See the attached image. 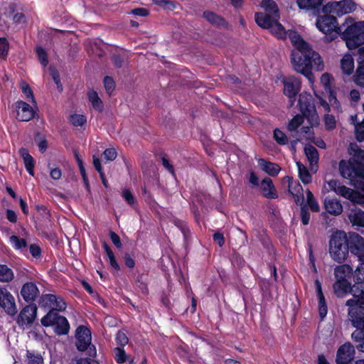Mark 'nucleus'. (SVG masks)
Segmentation results:
<instances>
[{"label":"nucleus","instance_id":"obj_33","mask_svg":"<svg viewBox=\"0 0 364 364\" xmlns=\"http://www.w3.org/2000/svg\"><path fill=\"white\" fill-rule=\"evenodd\" d=\"M261 6L268 12L269 15L279 18V10L277 5L273 0H262L261 2Z\"/></svg>","mask_w":364,"mask_h":364},{"label":"nucleus","instance_id":"obj_32","mask_svg":"<svg viewBox=\"0 0 364 364\" xmlns=\"http://www.w3.org/2000/svg\"><path fill=\"white\" fill-rule=\"evenodd\" d=\"M14 278L13 270L6 264H0V282L8 283Z\"/></svg>","mask_w":364,"mask_h":364},{"label":"nucleus","instance_id":"obj_30","mask_svg":"<svg viewBox=\"0 0 364 364\" xmlns=\"http://www.w3.org/2000/svg\"><path fill=\"white\" fill-rule=\"evenodd\" d=\"M203 16L213 26H224L225 25V19L220 16H218L212 11H204Z\"/></svg>","mask_w":364,"mask_h":364},{"label":"nucleus","instance_id":"obj_15","mask_svg":"<svg viewBox=\"0 0 364 364\" xmlns=\"http://www.w3.org/2000/svg\"><path fill=\"white\" fill-rule=\"evenodd\" d=\"M349 251L364 262V238L358 233H353L349 237Z\"/></svg>","mask_w":364,"mask_h":364},{"label":"nucleus","instance_id":"obj_43","mask_svg":"<svg viewBox=\"0 0 364 364\" xmlns=\"http://www.w3.org/2000/svg\"><path fill=\"white\" fill-rule=\"evenodd\" d=\"M10 242L13 247L16 250L25 248L27 246V242L25 239L20 238L18 236L12 235L10 237Z\"/></svg>","mask_w":364,"mask_h":364},{"label":"nucleus","instance_id":"obj_2","mask_svg":"<svg viewBox=\"0 0 364 364\" xmlns=\"http://www.w3.org/2000/svg\"><path fill=\"white\" fill-rule=\"evenodd\" d=\"M351 294L353 299L346 302L348 307V319L356 328L351 333V338L360 340L364 336V284H354L351 288Z\"/></svg>","mask_w":364,"mask_h":364},{"label":"nucleus","instance_id":"obj_59","mask_svg":"<svg viewBox=\"0 0 364 364\" xmlns=\"http://www.w3.org/2000/svg\"><path fill=\"white\" fill-rule=\"evenodd\" d=\"M109 237H110V239H111L112 243L116 246V247H117V248L122 247V242H121L120 237H119V235L117 233H115L113 231H110Z\"/></svg>","mask_w":364,"mask_h":364},{"label":"nucleus","instance_id":"obj_19","mask_svg":"<svg viewBox=\"0 0 364 364\" xmlns=\"http://www.w3.org/2000/svg\"><path fill=\"white\" fill-rule=\"evenodd\" d=\"M360 54L358 60V67L354 75V82L359 86L364 87V46L358 49Z\"/></svg>","mask_w":364,"mask_h":364},{"label":"nucleus","instance_id":"obj_34","mask_svg":"<svg viewBox=\"0 0 364 364\" xmlns=\"http://www.w3.org/2000/svg\"><path fill=\"white\" fill-rule=\"evenodd\" d=\"M341 66L344 74L350 75L354 69L353 58L349 55H345L341 61Z\"/></svg>","mask_w":364,"mask_h":364},{"label":"nucleus","instance_id":"obj_16","mask_svg":"<svg viewBox=\"0 0 364 364\" xmlns=\"http://www.w3.org/2000/svg\"><path fill=\"white\" fill-rule=\"evenodd\" d=\"M37 306L35 304L26 306L20 312L17 318V323L20 326L32 324L36 319Z\"/></svg>","mask_w":364,"mask_h":364},{"label":"nucleus","instance_id":"obj_63","mask_svg":"<svg viewBox=\"0 0 364 364\" xmlns=\"http://www.w3.org/2000/svg\"><path fill=\"white\" fill-rule=\"evenodd\" d=\"M51 75H52L53 81L55 82V83L57 85V88L58 89V90L60 92H61L63 90V86L60 83V76H59L58 71L53 70L51 72Z\"/></svg>","mask_w":364,"mask_h":364},{"label":"nucleus","instance_id":"obj_23","mask_svg":"<svg viewBox=\"0 0 364 364\" xmlns=\"http://www.w3.org/2000/svg\"><path fill=\"white\" fill-rule=\"evenodd\" d=\"M255 21L257 25L262 28L269 29L271 26H272V23L275 20H278L279 17H275L274 16L262 14V13H257L255 14Z\"/></svg>","mask_w":364,"mask_h":364},{"label":"nucleus","instance_id":"obj_37","mask_svg":"<svg viewBox=\"0 0 364 364\" xmlns=\"http://www.w3.org/2000/svg\"><path fill=\"white\" fill-rule=\"evenodd\" d=\"M60 316L57 311L50 310L41 318V323L44 326H55Z\"/></svg>","mask_w":364,"mask_h":364},{"label":"nucleus","instance_id":"obj_11","mask_svg":"<svg viewBox=\"0 0 364 364\" xmlns=\"http://www.w3.org/2000/svg\"><path fill=\"white\" fill-rule=\"evenodd\" d=\"M39 305L57 311H63L66 309V304L61 297L50 294H43L40 297Z\"/></svg>","mask_w":364,"mask_h":364},{"label":"nucleus","instance_id":"obj_22","mask_svg":"<svg viewBox=\"0 0 364 364\" xmlns=\"http://www.w3.org/2000/svg\"><path fill=\"white\" fill-rule=\"evenodd\" d=\"M260 188L265 198H277L278 197L272 180L269 178H265L262 181Z\"/></svg>","mask_w":364,"mask_h":364},{"label":"nucleus","instance_id":"obj_36","mask_svg":"<svg viewBox=\"0 0 364 364\" xmlns=\"http://www.w3.org/2000/svg\"><path fill=\"white\" fill-rule=\"evenodd\" d=\"M305 154L311 164H316L318 161V152L317 149L312 145H307L304 148Z\"/></svg>","mask_w":364,"mask_h":364},{"label":"nucleus","instance_id":"obj_8","mask_svg":"<svg viewBox=\"0 0 364 364\" xmlns=\"http://www.w3.org/2000/svg\"><path fill=\"white\" fill-rule=\"evenodd\" d=\"M328 185L331 191H334L337 195L350 200L353 203H364L363 196L358 191L342 185L338 181L330 180L328 181Z\"/></svg>","mask_w":364,"mask_h":364},{"label":"nucleus","instance_id":"obj_60","mask_svg":"<svg viewBox=\"0 0 364 364\" xmlns=\"http://www.w3.org/2000/svg\"><path fill=\"white\" fill-rule=\"evenodd\" d=\"M22 92L27 99H31L33 102H35L33 91L29 85H25L22 87Z\"/></svg>","mask_w":364,"mask_h":364},{"label":"nucleus","instance_id":"obj_18","mask_svg":"<svg viewBox=\"0 0 364 364\" xmlns=\"http://www.w3.org/2000/svg\"><path fill=\"white\" fill-rule=\"evenodd\" d=\"M34 111L28 103L19 101L17 102V119L21 122H28L34 117Z\"/></svg>","mask_w":364,"mask_h":364},{"label":"nucleus","instance_id":"obj_61","mask_svg":"<svg viewBox=\"0 0 364 364\" xmlns=\"http://www.w3.org/2000/svg\"><path fill=\"white\" fill-rule=\"evenodd\" d=\"M161 162L164 167L168 170L172 175H174V168L169 160L166 156H162Z\"/></svg>","mask_w":364,"mask_h":364},{"label":"nucleus","instance_id":"obj_1","mask_svg":"<svg viewBox=\"0 0 364 364\" xmlns=\"http://www.w3.org/2000/svg\"><path fill=\"white\" fill-rule=\"evenodd\" d=\"M272 26L269 28L272 33L279 38H288L290 40L294 47L291 55V62L294 69L313 83L315 77L311 72L312 69L316 71H322L324 69L321 55L312 49L300 34L295 31H286L278 20H275Z\"/></svg>","mask_w":364,"mask_h":364},{"label":"nucleus","instance_id":"obj_9","mask_svg":"<svg viewBox=\"0 0 364 364\" xmlns=\"http://www.w3.org/2000/svg\"><path fill=\"white\" fill-rule=\"evenodd\" d=\"M357 4L353 0H342L340 1H331L323 6V11L331 13L342 16L356 10Z\"/></svg>","mask_w":364,"mask_h":364},{"label":"nucleus","instance_id":"obj_4","mask_svg":"<svg viewBox=\"0 0 364 364\" xmlns=\"http://www.w3.org/2000/svg\"><path fill=\"white\" fill-rule=\"evenodd\" d=\"M349 252V238L344 231L338 230L332 234L329 240V255L338 263L345 261Z\"/></svg>","mask_w":364,"mask_h":364},{"label":"nucleus","instance_id":"obj_46","mask_svg":"<svg viewBox=\"0 0 364 364\" xmlns=\"http://www.w3.org/2000/svg\"><path fill=\"white\" fill-rule=\"evenodd\" d=\"M9 44L5 38H0V58L6 59L8 55Z\"/></svg>","mask_w":364,"mask_h":364},{"label":"nucleus","instance_id":"obj_62","mask_svg":"<svg viewBox=\"0 0 364 364\" xmlns=\"http://www.w3.org/2000/svg\"><path fill=\"white\" fill-rule=\"evenodd\" d=\"M125 265L129 268L133 269L135 266V261L134 258L128 253H126L124 256Z\"/></svg>","mask_w":364,"mask_h":364},{"label":"nucleus","instance_id":"obj_12","mask_svg":"<svg viewBox=\"0 0 364 364\" xmlns=\"http://www.w3.org/2000/svg\"><path fill=\"white\" fill-rule=\"evenodd\" d=\"M0 306L7 314L14 316L17 313L15 299L6 288L0 287Z\"/></svg>","mask_w":364,"mask_h":364},{"label":"nucleus","instance_id":"obj_44","mask_svg":"<svg viewBox=\"0 0 364 364\" xmlns=\"http://www.w3.org/2000/svg\"><path fill=\"white\" fill-rule=\"evenodd\" d=\"M70 122L75 127H79V126L81 127L86 123L87 119H86L85 116H84L82 114H75L70 115Z\"/></svg>","mask_w":364,"mask_h":364},{"label":"nucleus","instance_id":"obj_52","mask_svg":"<svg viewBox=\"0 0 364 364\" xmlns=\"http://www.w3.org/2000/svg\"><path fill=\"white\" fill-rule=\"evenodd\" d=\"M104 85L106 91L111 94L115 89V82L112 77L106 76L104 79Z\"/></svg>","mask_w":364,"mask_h":364},{"label":"nucleus","instance_id":"obj_5","mask_svg":"<svg viewBox=\"0 0 364 364\" xmlns=\"http://www.w3.org/2000/svg\"><path fill=\"white\" fill-rule=\"evenodd\" d=\"M339 171L343 178L349 179L352 185L364 194V168L350 160H341Z\"/></svg>","mask_w":364,"mask_h":364},{"label":"nucleus","instance_id":"obj_31","mask_svg":"<svg viewBox=\"0 0 364 364\" xmlns=\"http://www.w3.org/2000/svg\"><path fill=\"white\" fill-rule=\"evenodd\" d=\"M69 329L70 325L67 318L60 316L55 324V332L58 335H66L69 332Z\"/></svg>","mask_w":364,"mask_h":364},{"label":"nucleus","instance_id":"obj_45","mask_svg":"<svg viewBox=\"0 0 364 364\" xmlns=\"http://www.w3.org/2000/svg\"><path fill=\"white\" fill-rule=\"evenodd\" d=\"M274 139L278 144L281 145H284L288 142V139L286 134L279 129H274Z\"/></svg>","mask_w":364,"mask_h":364},{"label":"nucleus","instance_id":"obj_3","mask_svg":"<svg viewBox=\"0 0 364 364\" xmlns=\"http://www.w3.org/2000/svg\"><path fill=\"white\" fill-rule=\"evenodd\" d=\"M299 106L302 115H296L289 123L288 129L295 131L303 123L305 117L311 126L318 124V115L311 95L301 93L299 97Z\"/></svg>","mask_w":364,"mask_h":364},{"label":"nucleus","instance_id":"obj_55","mask_svg":"<svg viewBox=\"0 0 364 364\" xmlns=\"http://www.w3.org/2000/svg\"><path fill=\"white\" fill-rule=\"evenodd\" d=\"M333 77L327 73H323L321 77V83L324 86L326 90H330L331 82Z\"/></svg>","mask_w":364,"mask_h":364},{"label":"nucleus","instance_id":"obj_47","mask_svg":"<svg viewBox=\"0 0 364 364\" xmlns=\"http://www.w3.org/2000/svg\"><path fill=\"white\" fill-rule=\"evenodd\" d=\"M355 134L358 141H364V119L355 125Z\"/></svg>","mask_w":364,"mask_h":364},{"label":"nucleus","instance_id":"obj_38","mask_svg":"<svg viewBox=\"0 0 364 364\" xmlns=\"http://www.w3.org/2000/svg\"><path fill=\"white\" fill-rule=\"evenodd\" d=\"M88 98L94 109L99 112H102L103 110L104 106L102 101L100 100L97 93L95 91H89Z\"/></svg>","mask_w":364,"mask_h":364},{"label":"nucleus","instance_id":"obj_29","mask_svg":"<svg viewBox=\"0 0 364 364\" xmlns=\"http://www.w3.org/2000/svg\"><path fill=\"white\" fill-rule=\"evenodd\" d=\"M351 288L348 280H336L333 284L334 292L339 297L344 296L348 291L351 292Z\"/></svg>","mask_w":364,"mask_h":364},{"label":"nucleus","instance_id":"obj_51","mask_svg":"<svg viewBox=\"0 0 364 364\" xmlns=\"http://www.w3.org/2000/svg\"><path fill=\"white\" fill-rule=\"evenodd\" d=\"M115 360L118 363H124L127 360V355L125 351L121 348H115Z\"/></svg>","mask_w":364,"mask_h":364},{"label":"nucleus","instance_id":"obj_41","mask_svg":"<svg viewBox=\"0 0 364 364\" xmlns=\"http://www.w3.org/2000/svg\"><path fill=\"white\" fill-rule=\"evenodd\" d=\"M307 204L314 212H318L320 210L319 205L314 198L313 193L309 191H306Z\"/></svg>","mask_w":364,"mask_h":364},{"label":"nucleus","instance_id":"obj_20","mask_svg":"<svg viewBox=\"0 0 364 364\" xmlns=\"http://www.w3.org/2000/svg\"><path fill=\"white\" fill-rule=\"evenodd\" d=\"M349 153L352 156L349 160L364 168V150L360 149L356 144L352 143L350 145Z\"/></svg>","mask_w":364,"mask_h":364},{"label":"nucleus","instance_id":"obj_7","mask_svg":"<svg viewBox=\"0 0 364 364\" xmlns=\"http://www.w3.org/2000/svg\"><path fill=\"white\" fill-rule=\"evenodd\" d=\"M76 347L80 351L87 350L90 357H95L97 354L95 346L91 345V331L85 326H80L76 330Z\"/></svg>","mask_w":364,"mask_h":364},{"label":"nucleus","instance_id":"obj_28","mask_svg":"<svg viewBox=\"0 0 364 364\" xmlns=\"http://www.w3.org/2000/svg\"><path fill=\"white\" fill-rule=\"evenodd\" d=\"M348 218L353 225L364 227V211L360 208H352Z\"/></svg>","mask_w":364,"mask_h":364},{"label":"nucleus","instance_id":"obj_13","mask_svg":"<svg viewBox=\"0 0 364 364\" xmlns=\"http://www.w3.org/2000/svg\"><path fill=\"white\" fill-rule=\"evenodd\" d=\"M284 85V93L290 99V106L294 102V98L301 89L300 79L294 76L289 77L282 80Z\"/></svg>","mask_w":364,"mask_h":364},{"label":"nucleus","instance_id":"obj_64","mask_svg":"<svg viewBox=\"0 0 364 364\" xmlns=\"http://www.w3.org/2000/svg\"><path fill=\"white\" fill-rule=\"evenodd\" d=\"M29 251L31 255L34 257H38L41 253L40 247L36 244H32L30 245Z\"/></svg>","mask_w":364,"mask_h":364},{"label":"nucleus","instance_id":"obj_42","mask_svg":"<svg viewBox=\"0 0 364 364\" xmlns=\"http://www.w3.org/2000/svg\"><path fill=\"white\" fill-rule=\"evenodd\" d=\"M355 284H364V262H362L356 268L354 273Z\"/></svg>","mask_w":364,"mask_h":364},{"label":"nucleus","instance_id":"obj_14","mask_svg":"<svg viewBox=\"0 0 364 364\" xmlns=\"http://www.w3.org/2000/svg\"><path fill=\"white\" fill-rule=\"evenodd\" d=\"M355 355V347L350 342H346L338 348L336 362L338 364H348L353 360Z\"/></svg>","mask_w":364,"mask_h":364},{"label":"nucleus","instance_id":"obj_49","mask_svg":"<svg viewBox=\"0 0 364 364\" xmlns=\"http://www.w3.org/2000/svg\"><path fill=\"white\" fill-rule=\"evenodd\" d=\"M126 60L125 55L119 53H114L112 56V61L113 62L115 67L120 68L123 66Z\"/></svg>","mask_w":364,"mask_h":364},{"label":"nucleus","instance_id":"obj_58","mask_svg":"<svg viewBox=\"0 0 364 364\" xmlns=\"http://www.w3.org/2000/svg\"><path fill=\"white\" fill-rule=\"evenodd\" d=\"M301 222L304 225L309 224L310 220V213L305 207H301Z\"/></svg>","mask_w":364,"mask_h":364},{"label":"nucleus","instance_id":"obj_54","mask_svg":"<svg viewBox=\"0 0 364 364\" xmlns=\"http://www.w3.org/2000/svg\"><path fill=\"white\" fill-rule=\"evenodd\" d=\"M116 341L119 345L124 346L128 343L129 339L125 333L119 331L116 335Z\"/></svg>","mask_w":364,"mask_h":364},{"label":"nucleus","instance_id":"obj_40","mask_svg":"<svg viewBox=\"0 0 364 364\" xmlns=\"http://www.w3.org/2000/svg\"><path fill=\"white\" fill-rule=\"evenodd\" d=\"M299 176L301 181L305 183H309L311 181V176L307 168L300 162L297 163Z\"/></svg>","mask_w":364,"mask_h":364},{"label":"nucleus","instance_id":"obj_50","mask_svg":"<svg viewBox=\"0 0 364 364\" xmlns=\"http://www.w3.org/2000/svg\"><path fill=\"white\" fill-rule=\"evenodd\" d=\"M319 315L321 318H323L327 314V305L326 304L324 295L318 297Z\"/></svg>","mask_w":364,"mask_h":364},{"label":"nucleus","instance_id":"obj_17","mask_svg":"<svg viewBox=\"0 0 364 364\" xmlns=\"http://www.w3.org/2000/svg\"><path fill=\"white\" fill-rule=\"evenodd\" d=\"M40 291L33 282L24 284L21 290V295L26 302L34 301L39 296Z\"/></svg>","mask_w":364,"mask_h":364},{"label":"nucleus","instance_id":"obj_10","mask_svg":"<svg viewBox=\"0 0 364 364\" xmlns=\"http://www.w3.org/2000/svg\"><path fill=\"white\" fill-rule=\"evenodd\" d=\"M316 27L323 33L331 35V40L340 34L341 28L338 26L336 18L328 15L318 17L316 21Z\"/></svg>","mask_w":364,"mask_h":364},{"label":"nucleus","instance_id":"obj_39","mask_svg":"<svg viewBox=\"0 0 364 364\" xmlns=\"http://www.w3.org/2000/svg\"><path fill=\"white\" fill-rule=\"evenodd\" d=\"M26 364H43V357L40 353H35L34 352L27 350L26 359L25 360Z\"/></svg>","mask_w":364,"mask_h":364},{"label":"nucleus","instance_id":"obj_35","mask_svg":"<svg viewBox=\"0 0 364 364\" xmlns=\"http://www.w3.org/2000/svg\"><path fill=\"white\" fill-rule=\"evenodd\" d=\"M322 0H297L296 4L301 9L311 10L321 6Z\"/></svg>","mask_w":364,"mask_h":364},{"label":"nucleus","instance_id":"obj_53","mask_svg":"<svg viewBox=\"0 0 364 364\" xmlns=\"http://www.w3.org/2000/svg\"><path fill=\"white\" fill-rule=\"evenodd\" d=\"M326 127L328 130H332L336 127L335 117L331 114H326L324 117Z\"/></svg>","mask_w":364,"mask_h":364},{"label":"nucleus","instance_id":"obj_24","mask_svg":"<svg viewBox=\"0 0 364 364\" xmlns=\"http://www.w3.org/2000/svg\"><path fill=\"white\" fill-rule=\"evenodd\" d=\"M324 207L326 210L333 215H339L343 212V206L337 199L326 198Z\"/></svg>","mask_w":364,"mask_h":364},{"label":"nucleus","instance_id":"obj_25","mask_svg":"<svg viewBox=\"0 0 364 364\" xmlns=\"http://www.w3.org/2000/svg\"><path fill=\"white\" fill-rule=\"evenodd\" d=\"M258 165L262 171L272 176H277L281 170L279 165L270 161H267L263 159L258 160Z\"/></svg>","mask_w":364,"mask_h":364},{"label":"nucleus","instance_id":"obj_57","mask_svg":"<svg viewBox=\"0 0 364 364\" xmlns=\"http://www.w3.org/2000/svg\"><path fill=\"white\" fill-rule=\"evenodd\" d=\"M122 197L129 205H134L135 203V198L131 191L128 189H124L122 191Z\"/></svg>","mask_w":364,"mask_h":364},{"label":"nucleus","instance_id":"obj_56","mask_svg":"<svg viewBox=\"0 0 364 364\" xmlns=\"http://www.w3.org/2000/svg\"><path fill=\"white\" fill-rule=\"evenodd\" d=\"M103 156L107 161H113L117 157V151L113 148H109L104 151Z\"/></svg>","mask_w":364,"mask_h":364},{"label":"nucleus","instance_id":"obj_48","mask_svg":"<svg viewBox=\"0 0 364 364\" xmlns=\"http://www.w3.org/2000/svg\"><path fill=\"white\" fill-rule=\"evenodd\" d=\"M36 53L38 55V58L40 63H41V65L43 67H46L48 63V60L47 53H46L45 49H43L41 47H38L36 48Z\"/></svg>","mask_w":364,"mask_h":364},{"label":"nucleus","instance_id":"obj_6","mask_svg":"<svg viewBox=\"0 0 364 364\" xmlns=\"http://www.w3.org/2000/svg\"><path fill=\"white\" fill-rule=\"evenodd\" d=\"M364 21H359L348 26L344 31H341V38L346 41L347 47L352 50L362 45Z\"/></svg>","mask_w":364,"mask_h":364},{"label":"nucleus","instance_id":"obj_27","mask_svg":"<svg viewBox=\"0 0 364 364\" xmlns=\"http://www.w3.org/2000/svg\"><path fill=\"white\" fill-rule=\"evenodd\" d=\"M19 154L23 159L24 165L26 171L31 176L34 175L35 161L33 158L29 154L27 149L21 148L19 149Z\"/></svg>","mask_w":364,"mask_h":364},{"label":"nucleus","instance_id":"obj_26","mask_svg":"<svg viewBox=\"0 0 364 364\" xmlns=\"http://www.w3.org/2000/svg\"><path fill=\"white\" fill-rule=\"evenodd\" d=\"M353 267L349 264H342L337 266L334 269V275L336 280H347L353 274Z\"/></svg>","mask_w":364,"mask_h":364},{"label":"nucleus","instance_id":"obj_21","mask_svg":"<svg viewBox=\"0 0 364 364\" xmlns=\"http://www.w3.org/2000/svg\"><path fill=\"white\" fill-rule=\"evenodd\" d=\"M289 191L294 197L296 204H301L304 200L302 186L297 181H292L288 177Z\"/></svg>","mask_w":364,"mask_h":364}]
</instances>
